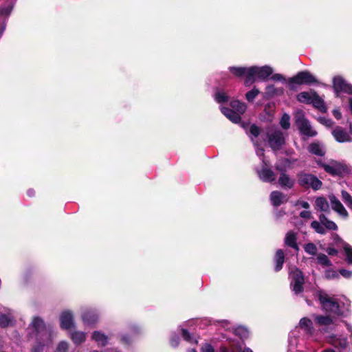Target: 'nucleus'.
<instances>
[{
    "instance_id": "nucleus-4",
    "label": "nucleus",
    "mask_w": 352,
    "mask_h": 352,
    "mask_svg": "<svg viewBox=\"0 0 352 352\" xmlns=\"http://www.w3.org/2000/svg\"><path fill=\"white\" fill-rule=\"evenodd\" d=\"M273 73V69L270 66L263 67L253 66L248 68V78L245 80L246 85H251L255 81V77L265 80Z\"/></svg>"
},
{
    "instance_id": "nucleus-54",
    "label": "nucleus",
    "mask_w": 352,
    "mask_h": 352,
    "mask_svg": "<svg viewBox=\"0 0 352 352\" xmlns=\"http://www.w3.org/2000/svg\"><path fill=\"white\" fill-rule=\"evenodd\" d=\"M326 276L327 278H338L339 276L338 274L336 271H327L326 272Z\"/></svg>"
},
{
    "instance_id": "nucleus-12",
    "label": "nucleus",
    "mask_w": 352,
    "mask_h": 352,
    "mask_svg": "<svg viewBox=\"0 0 352 352\" xmlns=\"http://www.w3.org/2000/svg\"><path fill=\"white\" fill-rule=\"evenodd\" d=\"M333 88L338 97H341L342 94L352 96V85L342 77L337 76L333 78Z\"/></svg>"
},
{
    "instance_id": "nucleus-19",
    "label": "nucleus",
    "mask_w": 352,
    "mask_h": 352,
    "mask_svg": "<svg viewBox=\"0 0 352 352\" xmlns=\"http://www.w3.org/2000/svg\"><path fill=\"white\" fill-rule=\"evenodd\" d=\"M60 327L63 329H69L74 327V320L72 314L66 311L62 313L60 318Z\"/></svg>"
},
{
    "instance_id": "nucleus-61",
    "label": "nucleus",
    "mask_w": 352,
    "mask_h": 352,
    "mask_svg": "<svg viewBox=\"0 0 352 352\" xmlns=\"http://www.w3.org/2000/svg\"><path fill=\"white\" fill-rule=\"evenodd\" d=\"M242 352H253L250 348H245Z\"/></svg>"
},
{
    "instance_id": "nucleus-25",
    "label": "nucleus",
    "mask_w": 352,
    "mask_h": 352,
    "mask_svg": "<svg viewBox=\"0 0 352 352\" xmlns=\"http://www.w3.org/2000/svg\"><path fill=\"white\" fill-rule=\"evenodd\" d=\"M91 338L96 342L98 345L104 346L108 342V337L100 331H94L91 335Z\"/></svg>"
},
{
    "instance_id": "nucleus-50",
    "label": "nucleus",
    "mask_w": 352,
    "mask_h": 352,
    "mask_svg": "<svg viewBox=\"0 0 352 352\" xmlns=\"http://www.w3.org/2000/svg\"><path fill=\"white\" fill-rule=\"evenodd\" d=\"M319 120L322 124L327 126H331L333 123L331 120L325 118H320Z\"/></svg>"
},
{
    "instance_id": "nucleus-49",
    "label": "nucleus",
    "mask_w": 352,
    "mask_h": 352,
    "mask_svg": "<svg viewBox=\"0 0 352 352\" xmlns=\"http://www.w3.org/2000/svg\"><path fill=\"white\" fill-rule=\"evenodd\" d=\"M170 344L173 347H176L179 344V337L177 335H173L170 338Z\"/></svg>"
},
{
    "instance_id": "nucleus-33",
    "label": "nucleus",
    "mask_w": 352,
    "mask_h": 352,
    "mask_svg": "<svg viewBox=\"0 0 352 352\" xmlns=\"http://www.w3.org/2000/svg\"><path fill=\"white\" fill-rule=\"evenodd\" d=\"M32 325L36 332H40L45 329V324L43 320L38 317H35L33 319Z\"/></svg>"
},
{
    "instance_id": "nucleus-30",
    "label": "nucleus",
    "mask_w": 352,
    "mask_h": 352,
    "mask_svg": "<svg viewBox=\"0 0 352 352\" xmlns=\"http://www.w3.org/2000/svg\"><path fill=\"white\" fill-rule=\"evenodd\" d=\"M71 338L76 344H79L85 340L86 334L82 331H75L72 333Z\"/></svg>"
},
{
    "instance_id": "nucleus-55",
    "label": "nucleus",
    "mask_w": 352,
    "mask_h": 352,
    "mask_svg": "<svg viewBox=\"0 0 352 352\" xmlns=\"http://www.w3.org/2000/svg\"><path fill=\"white\" fill-rule=\"evenodd\" d=\"M326 252L329 254V255H336L338 254V251L333 248H331V247H328L327 249H326Z\"/></svg>"
},
{
    "instance_id": "nucleus-58",
    "label": "nucleus",
    "mask_w": 352,
    "mask_h": 352,
    "mask_svg": "<svg viewBox=\"0 0 352 352\" xmlns=\"http://www.w3.org/2000/svg\"><path fill=\"white\" fill-rule=\"evenodd\" d=\"M43 346L39 344L33 348L31 352H41L43 350Z\"/></svg>"
},
{
    "instance_id": "nucleus-18",
    "label": "nucleus",
    "mask_w": 352,
    "mask_h": 352,
    "mask_svg": "<svg viewBox=\"0 0 352 352\" xmlns=\"http://www.w3.org/2000/svg\"><path fill=\"white\" fill-rule=\"evenodd\" d=\"M259 178L264 182L272 183L276 180L275 173L267 167H263L261 170H256Z\"/></svg>"
},
{
    "instance_id": "nucleus-47",
    "label": "nucleus",
    "mask_w": 352,
    "mask_h": 352,
    "mask_svg": "<svg viewBox=\"0 0 352 352\" xmlns=\"http://www.w3.org/2000/svg\"><path fill=\"white\" fill-rule=\"evenodd\" d=\"M300 217L306 219H311L313 218L311 212L308 210H303L300 212Z\"/></svg>"
},
{
    "instance_id": "nucleus-62",
    "label": "nucleus",
    "mask_w": 352,
    "mask_h": 352,
    "mask_svg": "<svg viewBox=\"0 0 352 352\" xmlns=\"http://www.w3.org/2000/svg\"><path fill=\"white\" fill-rule=\"evenodd\" d=\"M322 352H335V351L333 349H329L324 350Z\"/></svg>"
},
{
    "instance_id": "nucleus-53",
    "label": "nucleus",
    "mask_w": 352,
    "mask_h": 352,
    "mask_svg": "<svg viewBox=\"0 0 352 352\" xmlns=\"http://www.w3.org/2000/svg\"><path fill=\"white\" fill-rule=\"evenodd\" d=\"M252 142H254V145L256 146V153L258 157H263L264 155V150L262 148H259L258 146V144L254 142V140L252 138Z\"/></svg>"
},
{
    "instance_id": "nucleus-44",
    "label": "nucleus",
    "mask_w": 352,
    "mask_h": 352,
    "mask_svg": "<svg viewBox=\"0 0 352 352\" xmlns=\"http://www.w3.org/2000/svg\"><path fill=\"white\" fill-rule=\"evenodd\" d=\"M12 8H13V4H12V3H10L6 7H2L0 8V14L1 15L8 16L10 14L12 10Z\"/></svg>"
},
{
    "instance_id": "nucleus-14",
    "label": "nucleus",
    "mask_w": 352,
    "mask_h": 352,
    "mask_svg": "<svg viewBox=\"0 0 352 352\" xmlns=\"http://www.w3.org/2000/svg\"><path fill=\"white\" fill-rule=\"evenodd\" d=\"M332 135L338 142H351L352 138L349 133L340 126H336L331 132Z\"/></svg>"
},
{
    "instance_id": "nucleus-41",
    "label": "nucleus",
    "mask_w": 352,
    "mask_h": 352,
    "mask_svg": "<svg viewBox=\"0 0 352 352\" xmlns=\"http://www.w3.org/2000/svg\"><path fill=\"white\" fill-rule=\"evenodd\" d=\"M259 91L256 87H254L252 90L247 92L245 94V98L249 102L253 101L255 98L258 95Z\"/></svg>"
},
{
    "instance_id": "nucleus-42",
    "label": "nucleus",
    "mask_w": 352,
    "mask_h": 352,
    "mask_svg": "<svg viewBox=\"0 0 352 352\" xmlns=\"http://www.w3.org/2000/svg\"><path fill=\"white\" fill-rule=\"evenodd\" d=\"M182 336L184 338V339L189 342H191V343H197V341L196 339H195L194 338H192L190 334L186 330V329H182Z\"/></svg>"
},
{
    "instance_id": "nucleus-48",
    "label": "nucleus",
    "mask_w": 352,
    "mask_h": 352,
    "mask_svg": "<svg viewBox=\"0 0 352 352\" xmlns=\"http://www.w3.org/2000/svg\"><path fill=\"white\" fill-rule=\"evenodd\" d=\"M271 78L273 80H276V81H282V82L286 81L285 78L282 74H275L272 75Z\"/></svg>"
},
{
    "instance_id": "nucleus-34",
    "label": "nucleus",
    "mask_w": 352,
    "mask_h": 352,
    "mask_svg": "<svg viewBox=\"0 0 352 352\" xmlns=\"http://www.w3.org/2000/svg\"><path fill=\"white\" fill-rule=\"evenodd\" d=\"M317 261L318 263L321 265L323 267H330L332 263L331 261L329 259L328 256L324 254H318L317 255Z\"/></svg>"
},
{
    "instance_id": "nucleus-17",
    "label": "nucleus",
    "mask_w": 352,
    "mask_h": 352,
    "mask_svg": "<svg viewBox=\"0 0 352 352\" xmlns=\"http://www.w3.org/2000/svg\"><path fill=\"white\" fill-rule=\"evenodd\" d=\"M83 322L87 325H91L97 322L98 314L96 310L86 309L82 314Z\"/></svg>"
},
{
    "instance_id": "nucleus-46",
    "label": "nucleus",
    "mask_w": 352,
    "mask_h": 352,
    "mask_svg": "<svg viewBox=\"0 0 352 352\" xmlns=\"http://www.w3.org/2000/svg\"><path fill=\"white\" fill-rule=\"evenodd\" d=\"M250 133L256 138L260 133V129L255 124H252L250 127Z\"/></svg>"
},
{
    "instance_id": "nucleus-13",
    "label": "nucleus",
    "mask_w": 352,
    "mask_h": 352,
    "mask_svg": "<svg viewBox=\"0 0 352 352\" xmlns=\"http://www.w3.org/2000/svg\"><path fill=\"white\" fill-rule=\"evenodd\" d=\"M320 165L324 169V170L332 175H339L342 174L344 170V167L339 162L336 161H331L329 164L321 163Z\"/></svg>"
},
{
    "instance_id": "nucleus-51",
    "label": "nucleus",
    "mask_w": 352,
    "mask_h": 352,
    "mask_svg": "<svg viewBox=\"0 0 352 352\" xmlns=\"http://www.w3.org/2000/svg\"><path fill=\"white\" fill-rule=\"evenodd\" d=\"M201 352H214V350L210 344H205L201 347Z\"/></svg>"
},
{
    "instance_id": "nucleus-1",
    "label": "nucleus",
    "mask_w": 352,
    "mask_h": 352,
    "mask_svg": "<svg viewBox=\"0 0 352 352\" xmlns=\"http://www.w3.org/2000/svg\"><path fill=\"white\" fill-rule=\"evenodd\" d=\"M300 330L303 331L304 336L307 338L311 337L315 332L312 320L307 317L301 318L298 325L290 332L289 336V352L300 351L299 346L304 344V338L300 336Z\"/></svg>"
},
{
    "instance_id": "nucleus-26",
    "label": "nucleus",
    "mask_w": 352,
    "mask_h": 352,
    "mask_svg": "<svg viewBox=\"0 0 352 352\" xmlns=\"http://www.w3.org/2000/svg\"><path fill=\"white\" fill-rule=\"evenodd\" d=\"M274 261L276 263L275 270L276 272H278L282 269L283 265L285 261V255H284V252L282 250H278L276 251V255L274 257Z\"/></svg>"
},
{
    "instance_id": "nucleus-28",
    "label": "nucleus",
    "mask_w": 352,
    "mask_h": 352,
    "mask_svg": "<svg viewBox=\"0 0 352 352\" xmlns=\"http://www.w3.org/2000/svg\"><path fill=\"white\" fill-rule=\"evenodd\" d=\"M14 318L10 311H8L7 314H0V326L1 327H6L10 324Z\"/></svg>"
},
{
    "instance_id": "nucleus-23",
    "label": "nucleus",
    "mask_w": 352,
    "mask_h": 352,
    "mask_svg": "<svg viewBox=\"0 0 352 352\" xmlns=\"http://www.w3.org/2000/svg\"><path fill=\"white\" fill-rule=\"evenodd\" d=\"M308 150L311 153L318 156H323L326 152L324 146L318 142L311 143L309 146Z\"/></svg>"
},
{
    "instance_id": "nucleus-56",
    "label": "nucleus",
    "mask_w": 352,
    "mask_h": 352,
    "mask_svg": "<svg viewBox=\"0 0 352 352\" xmlns=\"http://www.w3.org/2000/svg\"><path fill=\"white\" fill-rule=\"evenodd\" d=\"M332 113H333V116L336 119H338V120L341 119L342 113H341L340 111L338 109H333Z\"/></svg>"
},
{
    "instance_id": "nucleus-24",
    "label": "nucleus",
    "mask_w": 352,
    "mask_h": 352,
    "mask_svg": "<svg viewBox=\"0 0 352 352\" xmlns=\"http://www.w3.org/2000/svg\"><path fill=\"white\" fill-rule=\"evenodd\" d=\"M291 163V161L287 158L280 159L276 162L274 168L276 170L280 172V174L282 173H286L287 168L290 167Z\"/></svg>"
},
{
    "instance_id": "nucleus-2",
    "label": "nucleus",
    "mask_w": 352,
    "mask_h": 352,
    "mask_svg": "<svg viewBox=\"0 0 352 352\" xmlns=\"http://www.w3.org/2000/svg\"><path fill=\"white\" fill-rule=\"evenodd\" d=\"M317 296L322 309L327 312L340 316L344 315L349 310L350 302L345 297L338 298L322 291L318 292Z\"/></svg>"
},
{
    "instance_id": "nucleus-64",
    "label": "nucleus",
    "mask_w": 352,
    "mask_h": 352,
    "mask_svg": "<svg viewBox=\"0 0 352 352\" xmlns=\"http://www.w3.org/2000/svg\"><path fill=\"white\" fill-rule=\"evenodd\" d=\"M221 352H229V351H228L226 349H222V351Z\"/></svg>"
},
{
    "instance_id": "nucleus-39",
    "label": "nucleus",
    "mask_w": 352,
    "mask_h": 352,
    "mask_svg": "<svg viewBox=\"0 0 352 352\" xmlns=\"http://www.w3.org/2000/svg\"><path fill=\"white\" fill-rule=\"evenodd\" d=\"M342 199L345 204L352 210V197L346 191H342Z\"/></svg>"
},
{
    "instance_id": "nucleus-60",
    "label": "nucleus",
    "mask_w": 352,
    "mask_h": 352,
    "mask_svg": "<svg viewBox=\"0 0 352 352\" xmlns=\"http://www.w3.org/2000/svg\"><path fill=\"white\" fill-rule=\"evenodd\" d=\"M27 193L29 197H33L35 194V192L34 190L30 189L28 190Z\"/></svg>"
},
{
    "instance_id": "nucleus-38",
    "label": "nucleus",
    "mask_w": 352,
    "mask_h": 352,
    "mask_svg": "<svg viewBox=\"0 0 352 352\" xmlns=\"http://www.w3.org/2000/svg\"><path fill=\"white\" fill-rule=\"evenodd\" d=\"M266 93L270 96L282 94L283 89L282 88L276 89L273 85H270L266 87Z\"/></svg>"
},
{
    "instance_id": "nucleus-10",
    "label": "nucleus",
    "mask_w": 352,
    "mask_h": 352,
    "mask_svg": "<svg viewBox=\"0 0 352 352\" xmlns=\"http://www.w3.org/2000/svg\"><path fill=\"white\" fill-rule=\"evenodd\" d=\"M289 278L291 280L290 286L292 290L296 294L302 292L305 282L302 272L297 268H291L289 270Z\"/></svg>"
},
{
    "instance_id": "nucleus-59",
    "label": "nucleus",
    "mask_w": 352,
    "mask_h": 352,
    "mask_svg": "<svg viewBox=\"0 0 352 352\" xmlns=\"http://www.w3.org/2000/svg\"><path fill=\"white\" fill-rule=\"evenodd\" d=\"M300 205L305 209H308L309 208V204L307 201H301Z\"/></svg>"
},
{
    "instance_id": "nucleus-35",
    "label": "nucleus",
    "mask_w": 352,
    "mask_h": 352,
    "mask_svg": "<svg viewBox=\"0 0 352 352\" xmlns=\"http://www.w3.org/2000/svg\"><path fill=\"white\" fill-rule=\"evenodd\" d=\"M343 249L346 254V261L349 264H352V248L347 243H344Z\"/></svg>"
},
{
    "instance_id": "nucleus-32",
    "label": "nucleus",
    "mask_w": 352,
    "mask_h": 352,
    "mask_svg": "<svg viewBox=\"0 0 352 352\" xmlns=\"http://www.w3.org/2000/svg\"><path fill=\"white\" fill-rule=\"evenodd\" d=\"M316 206L321 211H327L329 207L327 199L324 197H318L316 199Z\"/></svg>"
},
{
    "instance_id": "nucleus-52",
    "label": "nucleus",
    "mask_w": 352,
    "mask_h": 352,
    "mask_svg": "<svg viewBox=\"0 0 352 352\" xmlns=\"http://www.w3.org/2000/svg\"><path fill=\"white\" fill-rule=\"evenodd\" d=\"M340 274L344 278H350L352 276V272L346 270L342 269L340 270Z\"/></svg>"
},
{
    "instance_id": "nucleus-7",
    "label": "nucleus",
    "mask_w": 352,
    "mask_h": 352,
    "mask_svg": "<svg viewBox=\"0 0 352 352\" xmlns=\"http://www.w3.org/2000/svg\"><path fill=\"white\" fill-rule=\"evenodd\" d=\"M319 221H313L311 223V227L315 230L316 232L324 234L327 230H337L338 226L333 221L329 220L324 214H320L318 217Z\"/></svg>"
},
{
    "instance_id": "nucleus-57",
    "label": "nucleus",
    "mask_w": 352,
    "mask_h": 352,
    "mask_svg": "<svg viewBox=\"0 0 352 352\" xmlns=\"http://www.w3.org/2000/svg\"><path fill=\"white\" fill-rule=\"evenodd\" d=\"M121 341L123 344H129L131 342V339L129 338L126 336L123 335L121 337Z\"/></svg>"
},
{
    "instance_id": "nucleus-29",
    "label": "nucleus",
    "mask_w": 352,
    "mask_h": 352,
    "mask_svg": "<svg viewBox=\"0 0 352 352\" xmlns=\"http://www.w3.org/2000/svg\"><path fill=\"white\" fill-rule=\"evenodd\" d=\"M230 72L236 76H245V79L248 78V68L242 67H230Z\"/></svg>"
},
{
    "instance_id": "nucleus-20",
    "label": "nucleus",
    "mask_w": 352,
    "mask_h": 352,
    "mask_svg": "<svg viewBox=\"0 0 352 352\" xmlns=\"http://www.w3.org/2000/svg\"><path fill=\"white\" fill-rule=\"evenodd\" d=\"M278 184L282 188L291 189L294 187L295 182L288 174L286 173H282L280 174V177L278 179Z\"/></svg>"
},
{
    "instance_id": "nucleus-6",
    "label": "nucleus",
    "mask_w": 352,
    "mask_h": 352,
    "mask_svg": "<svg viewBox=\"0 0 352 352\" xmlns=\"http://www.w3.org/2000/svg\"><path fill=\"white\" fill-rule=\"evenodd\" d=\"M316 82V78L309 72L302 71L288 80V86L290 89L294 90L296 85H311Z\"/></svg>"
},
{
    "instance_id": "nucleus-3",
    "label": "nucleus",
    "mask_w": 352,
    "mask_h": 352,
    "mask_svg": "<svg viewBox=\"0 0 352 352\" xmlns=\"http://www.w3.org/2000/svg\"><path fill=\"white\" fill-rule=\"evenodd\" d=\"M230 107L232 109L221 107V113L232 122H240L241 115L243 114L247 109L245 104L239 100H233L230 102Z\"/></svg>"
},
{
    "instance_id": "nucleus-22",
    "label": "nucleus",
    "mask_w": 352,
    "mask_h": 352,
    "mask_svg": "<svg viewBox=\"0 0 352 352\" xmlns=\"http://www.w3.org/2000/svg\"><path fill=\"white\" fill-rule=\"evenodd\" d=\"M296 234L293 231H289L287 233L285 238V243L298 251L299 250V248L296 243Z\"/></svg>"
},
{
    "instance_id": "nucleus-27",
    "label": "nucleus",
    "mask_w": 352,
    "mask_h": 352,
    "mask_svg": "<svg viewBox=\"0 0 352 352\" xmlns=\"http://www.w3.org/2000/svg\"><path fill=\"white\" fill-rule=\"evenodd\" d=\"M311 104H312L314 107L319 109L320 111H326V107L324 100L320 98L316 93H314V97L311 100Z\"/></svg>"
},
{
    "instance_id": "nucleus-36",
    "label": "nucleus",
    "mask_w": 352,
    "mask_h": 352,
    "mask_svg": "<svg viewBox=\"0 0 352 352\" xmlns=\"http://www.w3.org/2000/svg\"><path fill=\"white\" fill-rule=\"evenodd\" d=\"M304 250L309 255L314 256L317 253V247L313 243H309L304 245Z\"/></svg>"
},
{
    "instance_id": "nucleus-37",
    "label": "nucleus",
    "mask_w": 352,
    "mask_h": 352,
    "mask_svg": "<svg viewBox=\"0 0 352 352\" xmlns=\"http://www.w3.org/2000/svg\"><path fill=\"white\" fill-rule=\"evenodd\" d=\"M280 124L283 129L286 130L290 127V117L288 114L285 113L283 115Z\"/></svg>"
},
{
    "instance_id": "nucleus-16",
    "label": "nucleus",
    "mask_w": 352,
    "mask_h": 352,
    "mask_svg": "<svg viewBox=\"0 0 352 352\" xmlns=\"http://www.w3.org/2000/svg\"><path fill=\"white\" fill-rule=\"evenodd\" d=\"M270 201L274 206H279L281 204L287 202L288 197L287 195L282 192L275 190L270 194Z\"/></svg>"
},
{
    "instance_id": "nucleus-15",
    "label": "nucleus",
    "mask_w": 352,
    "mask_h": 352,
    "mask_svg": "<svg viewBox=\"0 0 352 352\" xmlns=\"http://www.w3.org/2000/svg\"><path fill=\"white\" fill-rule=\"evenodd\" d=\"M329 200L331 205L332 209L339 214L341 217L346 218L348 217V212L342 204V203L337 199V197L331 195L329 196Z\"/></svg>"
},
{
    "instance_id": "nucleus-40",
    "label": "nucleus",
    "mask_w": 352,
    "mask_h": 352,
    "mask_svg": "<svg viewBox=\"0 0 352 352\" xmlns=\"http://www.w3.org/2000/svg\"><path fill=\"white\" fill-rule=\"evenodd\" d=\"M214 100L218 103L226 102L228 100V96L223 92L217 91L214 95Z\"/></svg>"
},
{
    "instance_id": "nucleus-43",
    "label": "nucleus",
    "mask_w": 352,
    "mask_h": 352,
    "mask_svg": "<svg viewBox=\"0 0 352 352\" xmlns=\"http://www.w3.org/2000/svg\"><path fill=\"white\" fill-rule=\"evenodd\" d=\"M236 334L239 335L241 338H245L248 336V331L243 327H239L235 330Z\"/></svg>"
},
{
    "instance_id": "nucleus-45",
    "label": "nucleus",
    "mask_w": 352,
    "mask_h": 352,
    "mask_svg": "<svg viewBox=\"0 0 352 352\" xmlns=\"http://www.w3.org/2000/svg\"><path fill=\"white\" fill-rule=\"evenodd\" d=\"M68 349V344L66 342H60L55 352H67Z\"/></svg>"
},
{
    "instance_id": "nucleus-11",
    "label": "nucleus",
    "mask_w": 352,
    "mask_h": 352,
    "mask_svg": "<svg viewBox=\"0 0 352 352\" xmlns=\"http://www.w3.org/2000/svg\"><path fill=\"white\" fill-rule=\"evenodd\" d=\"M312 318L316 325L320 327V331L322 333H327L335 328V324L333 319L328 316L313 314Z\"/></svg>"
},
{
    "instance_id": "nucleus-63",
    "label": "nucleus",
    "mask_w": 352,
    "mask_h": 352,
    "mask_svg": "<svg viewBox=\"0 0 352 352\" xmlns=\"http://www.w3.org/2000/svg\"><path fill=\"white\" fill-rule=\"evenodd\" d=\"M347 328H348L349 331L351 332V336H352V329H351V327H350L349 325H347Z\"/></svg>"
},
{
    "instance_id": "nucleus-31",
    "label": "nucleus",
    "mask_w": 352,
    "mask_h": 352,
    "mask_svg": "<svg viewBox=\"0 0 352 352\" xmlns=\"http://www.w3.org/2000/svg\"><path fill=\"white\" fill-rule=\"evenodd\" d=\"M313 97H314V94H310L309 92L303 91V92L300 93L297 96V99L300 102L311 104Z\"/></svg>"
},
{
    "instance_id": "nucleus-8",
    "label": "nucleus",
    "mask_w": 352,
    "mask_h": 352,
    "mask_svg": "<svg viewBox=\"0 0 352 352\" xmlns=\"http://www.w3.org/2000/svg\"><path fill=\"white\" fill-rule=\"evenodd\" d=\"M296 124L301 134L307 137H314L317 132L312 129L309 122L305 118L301 111H298L295 115Z\"/></svg>"
},
{
    "instance_id": "nucleus-21",
    "label": "nucleus",
    "mask_w": 352,
    "mask_h": 352,
    "mask_svg": "<svg viewBox=\"0 0 352 352\" xmlns=\"http://www.w3.org/2000/svg\"><path fill=\"white\" fill-rule=\"evenodd\" d=\"M328 342L336 347L344 349L347 346V339L346 338L338 337L336 335H329L326 336Z\"/></svg>"
},
{
    "instance_id": "nucleus-5",
    "label": "nucleus",
    "mask_w": 352,
    "mask_h": 352,
    "mask_svg": "<svg viewBox=\"0 0 352 352\" xmlns=\"http://www.w3.org/2000/svg\"><path fill=\"white\" fill-rule=\"evenodd\" d=\"M298 184L305 188H312L314 190L320 189L322 182L315 175L303 171L297 174Z\"/></svg>"
},
{
    "instance_id": "nucleus-9",
    "label": "nucleus",
    "mask_w": 352,
    "mask_h": 352,
    "mask_svg": "<svg viewBox=\"0 0 352 352\" xmlns=\"http://www.w3.org/2000/svg\"><path fill=\"white\" fill-rule=\"evenodd\" d=\"M267 136L269 145L274 151L280 149L285 144L284 133L278 129H269Z\"/></svg>"
}]
</instances>
